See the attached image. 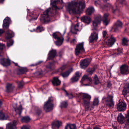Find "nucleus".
<instances>
[{"mask_svg": "<svg viewBox=\"0 0 129 129\" xmlns=\"http://www.w3.org/2000/svg\"><path fill=\"white\" fill-rule=\"evenodd\" d=\"M85 7V2L83 1L78 2L72 1L68 4V8L70 11L74 13H81Z\"/></svg>", "mask_w": 129, "mask_h": 129, "instance_id": "nucleus-1", "label": "nucleus"}, {"mask_svg": "<svg viewBox=\"0 0 129 129\" xmlns=\"http://www.w3.org/2000/svg\"><path fill=\"white\" fill-rule=\"evenodd\" d=\"M109 14H105L104 17L102 19L100 15H98L95 18L94 20L93 21V25L94 27L97 26L100 23L102 20L103 24L107 26L109 22V19L108 18Z\"/></svg>", "mask_w": 129, "mask_h": 129, "instance_id": "nucleus-2", "label": "nucleus"}, {"mask_svg": "<svg viewBox=\"0 0 129 129\" xmlns=\"http://www.w3.org/2000/svg\"><path fill=\"white\" fill-rule=\"evenodd\" d=\"M80 95L83 101V104L86 108L88 109L89 107L90 101L91 99V96L89 94L85 93H81Z\"/></svg>", "mask_w": 129, "mask_h": 129, "instance_id": "nucleus-3", "label": "nucleus"}, {"mask_svg": "<svg viewBox=\"0 0 129 129\" xmlns=\"http://www.w3.org/2000/svg\"><path fill=\"white\" fill-rule=\"evenodd\" d=\"M53 98L50 97L49 98L47 101L44 103L43 109L46 112H49L52 110L53 107Z\"/></svg>", "mask_w": 129, "mask_h": 129, "instance_id": "nucleus-4", "label": "nucleus"}, {"mask_svg": "<svg viewBox=\"0 0 129 129\" xmlns=\"http://www.w3.org/2000/svg\"><path fill=\"white\" fill-rule=\"evenodd\" d=\"M52 10V8H49L44 12L43 14L41 15L40 20L42 22L46 23L50 21L49 14L52 13L51 11Z\"/></svg>", "mask_w": 129, "mask_h": 129, "instance_id": "nucleus-5", "label": "nucleus"}, {"mask_svg": "<svg viewBox=\"0 0 129 129\" xmlns=\"http://www.w3.org/2000/svg\"><path fill=\"white\" fill-rule=\"evenodd\" d=\"M102 101H105L107 106L110 108H112L114 106L113 97L110 95L107 97L104 96L102 99Z\"/></svg>", "mask_w": 129, "mask_h": 129, "instance_id": "nucleus-6", "label": "nucleus"}, {"mask_svg": "<svg viewBox=\"0 0 129 129\" xmlns=\"http://www.w3.org/2000/svg\"><path fill=\"white\" fill-rule=\"evenodd\" d=\"M52 36L55 39L57 40V41L56 42V45L58 46H60L62 43L63 38L62 37H60L61 34L59 33L55 32L53 33Z\"/></svg>", "mask_w": 129, "mask_h": 129, "instance_id": "nucleus-7", "label": "nucleus"}, {"mask_svg": "<svg viewBox=\"0 0 129 129\" xmlns=\"http://www.w3.org/2000/svg\"><path fill=\"white\" fill-rule=\"evenodd\" d=\"M84 43H80L77 46L75 50V53L76 55H78L80 53L84 51L83 47Z\"/></svg>", "mask_w": 129, "mask_h": 129, "instance_id": "nucleus-8", "label": "nucleus"}, {"mask_svg": "<svg viewBox=\"0 0 129 129\" xmlns=\"http://www.w3.org/2000/svg\"><path fill=\"white\" fill-rule=\"evenodd\" d=\"M96 29H95L93 32L91 33L89 37V41L90 43H91L94 41H96L98 39V33L96 31Z\"/></svg>", "mask_w": 129, "mask_h": 129, "instance_id": "nucleus-9", "label": "nucleus"}, {"mask_svg": "<svg viewBox=\"0 0 129 129\" xmlns=\"http://www.w3.org/2000/svg\"><path fill=\"white\" fill-rule=\"evenodd\" d=\"M122 22L119 20L117 21L115 23L113 28L115 32H118L122 28Z\"/></svg>", "mask_w": 129, "mask_h": 129, "instance_id": "nucleus-10", "label": "nucleus"}, {"mask_svg": "<svg viewBox=\"0 0 129 129\" xmlns=\"http://www.w3.org/2000/svg\"><path fill=\"white\" fill-rule=\"evenodd\" d=\"M120 73L123 75H126L129 73L128 66L126 64L121 66L120 68Z\"/></svg>", "mask_w": 129, "mask_h": 129, "instance_id": "nucleus-11", "label": "nucleus"}, {"mask_svg": "<svg viewBox=\"0 0 129 129\" xmlns=\"http://www.w3.org/2000/svg\"><path fill=\"white\" fill-rule=\"evenodd\" d=\"M126 104L123 102H119L117 105V109L119 111H124L126 109Z\"/></svg>", "mask_w": 129, "mask_h": 129, "instance_id": "nucleus-12", "label": "nucleus"}, {"mask_svg": "<svg viewBox=\"0 0 129 129\" xmlns=\"http://www.w3.org/2000/svg\"><path fill=\"white\" fill-rule=\"evenodd\" d=\"M122 94L124 96H129V82H127L125 84L124 87L122 91Z\"/></svg>", "mask_w": 129, "mask_h": 129, "instance_id": "nucleus-13", "label": "nucleus"}, {"mask_svg": "<svg viewBox=\"0 0 129 129\" xmlns=\"http://www.w3.org/2000/svg\"><path fill=\"white\" fill-rule=\"evenodd\" d=\"M10 21V18L8 17H6L4 20L3 26L4 29H7L9 27Z\"/></svg>", "mask_w": 129, "mask_h": 129, "instance_id": "nucleus-14", "label": "nucleus"}, {"mask_svg": "<svg viewBox=\"0 0 129 129\" xmlns=\"http://www.w3.org/2000/svg\"><path fill=\"white\" fill-rule=\"evenodd\" d=\"M17 104L16 103H14L13 105V107L15 111L16 112V114H18L19 116L22 112V107L21 106H20L18 107H17Z\"/></svg>", "mask_w": 129, "mask_h": 129, "instance_id": "nucleus-15", "label": "nucleus"}, {"mask_svg": "<svg viewBox=\"0 0 129 129\" xmlns=\"http://www.w3.org/2000/svg\"><path fill=\"white\" fill-rule=\"evenodd\" d=\"M116 41L114 38L111 36L110 38L108 39L107 41L106 40H105V42L106 44L109 46H112L114 43Z\"/></svg>", "mask_w": 129, "mask_h": 129, "instance_id": "nucleus-16", "label": "nucleus"}, {"mask_svg": "<svg viewBox=\"0 0 129 129\" xmlns=\"http://www.w3.org/2000/svg\"><path fill=\"white\" fill-rule=\"evenodd\" d=\"M56 55V51L55 50L52 49L49 51L48 59L49 60L54 58Z\"/></svg>", "mask_w": 129, "mask_h": 129, "instance_id": "nucleus-17", "label": "nucleus"}, {"mask_svg": "<svg viewBox=\"0 0 129 129\" xmlns=\"http://www.w3.org/2000/svg\"><path fill=\"white\" fill-rule=\"evenodd\" d=\"M90 62V60L89 59H84L80 63L81 68H86L89 65Z\"/></svg>", "mask_w": 129, "mask_h": 129, "instance_id": "nucleus-18", "label": "nucleus"}, {"mask_svg": "<svg viewBox=\"0 0 129 129\" xmlns=\"http://www.w3.org/2000/svg\"><path fill=\"white\" fill-rule=\"evenodd\" d=\"M81 20L82 21L88 24H89L91 21V19L89 17L85 16L81 17Z\"/></svg>", "mask_w": 129, "mask_h": 129, "instance_id": "nucleus-19", "label": "nucleus"}, {"mask_svg": "<svg viewBox=\"0 0 129 129\" xmlns=\"http://www.w3.org/2000/svg\"><path fill=\"white\" fill-rule=\"evenodd\" d=\"M1 64L4 66H7L10 64V62L9 60L3 58L0 60Z\"/></svg>", "mask_w": 129, "mask_h": 129, "instance_id": "nucleus-20", "label": "nucleus"}, {"mask_svg": "<svg viewBox=\"0 0 129 129\" xmlns=\"http://www.w3.org/2000/svg\"><path fill=\"white\" fill-rule=\"evenodd\" d=\"M16 121L13 120L12 123H9L7 124L6 129H15Z\"/></svg>", "mask_w": 129, "mask_h": 129, "instance_id": "nucleus-21", "label": "nucleus"}, {"mask_svg": "<svg viewBox=\"0 0 129 129\" xmlns=\"http://www.w3.org/2000/svg\"><path fill=\"white\" fill-rule=\"evenodd\" d=\"M81 75V74H80L78 72H76L75 73V76L71 78V82H74L77 81Z\"/></svg>", "mask_w": 129, "mask_h": 129, "instance_id": "nucleus-22", "label": "nucleus"}, {"mask_svg": "<svg viewBox=\"0 0 129 129\" xmlns=\"http://www.w3.org/2000/svg\"><path fill=\"white\" fill-rule=\"evenodd\" d=\"M61 124V122L60 121H53L52 124V128L55 129L56 128H58Z\"/></svg>", "mask_w": 129, "mask_h": 129, "instance_id": "nucleus-23", "label": "nucleus"}, {"mask_svg": "<svg viewBox=\"0 0 129 129\" xmlns=\"http://www.w3.org/2000/svg\"><path fill=\"white\" fill-rule=\"evenodd\" d=\"M6 35L5 38L7 39H8L14 37V34L13 32L11 30H8L6 32Z\"/></svg>", "mask_w": 129, "mask_h": 129, "instance_id": "nucleus-24", "label": "nucleus"}, {"mask_svg": "<svg viewBox=\"0 0 129 129\" xmlns=\"http://www.w3.org/2000/svg\"><path fill=\"white\" fill-rule=\"evenodd\" d=\"M60 81L57 77H54L52 81V82L54 86H57L60 85Z\"/></svg>", "mask_w": 129, "mask_h": 129, "instance_id": "nucleus-25", "label": "nucleus"}, {"mask_svg": "<svg viewBox=\"0 0 129 129\" xmlns=\"http://www.w3.org/2000/svg\"><path fill=\"white\" fill-rule=\"evenodd\" d=\"M14 85L12 84H7L6 86V91L8 92L12 91L14 88Z\"/></svg>", "mask_w": 129, "mask_h": 129, "instance_id": "nucleus-26", "label": "nucleus"}, {"mask_svg": "<svg viewBox=\"0 0 129 129\" xmlns=\"http://www.w3.org/2000/svg\"><path fill=\"white\" fill-rule=\"evenodd\" d=\"M79 24L77 23L75 26L74 27L72 28L71 31L72 33L74 34H76L77 31L80 30L79 27Z\"/></svg>", "mask_w": 129, "mask_h": 129, "instance_id": "nucleus-27", "label": "nucleus"}, {"mask_svg": "<svg viewBox=\"0 0 129 129\" xmlns=\"http://www.w3.org/2000/svg\"><path fill=\"white\" fill-rule=\"evenodd\" d=\"M33 108L36 114L40 115L42 112V110L41 108L36 106H34Z\"/></svg>", "mask_w": 129, "mask_h": 129, "instance_id": "nucleus-28", "label": "nucleus"}, {"mask_svg": "<svg viewBox=\"0 0 129 129\" xmlns=\"http://www.w3.org/2000/svg\"><path fill=\"white\" fill-rule=\"evenodd\" d=\"M117 120L120 123H123L125 121L124 118L121 113L118 115L117 117Z\"/></svg>", "mask_w": 129, "mask_h": 129, "instance_id": "nucleus-29", "label": "nucleus"}, {"mask_svg": "<svg viewBox=\"0 0 129 129\" xmlns=\"http://www.w3.org/2000/svg\"><path fill=\"white\" fill-rule=\"evenodd\" d=\"M94 11V8L92 7H89L86 10V13L87 14L90 15Z\"/></svg>", "mask_w": 129, "mask_h": 129, "instance_id": "nucleus-30", "label": "nucleus"}, {"mask_svg": "<svg viewBox=\"0 0 129 129\" xmlns=\"http://www.w3.org/2000/svg\"><path fill=\"white\" fill-rule=\"evenodd\" d=\"M76 126L75 124H68L65 126V129H76Z\"/></svg>", "mask_w": 129, "mask_h": 129, "instance_id": "nucleus-31", "label": "nucleus"}, {"mask_svg": "<svg viewBox=\"0 0 129 129\" xmlns=\"http://www.w3.org/2000/svg\"><path fill=\"white\" fill-rule=\"evenodd\" d=\"M72 71V69H71L64 73H62L61 75L63 78L68 77Z\"/></svg>", "mask_w": 129, "mask_h": 129, "instance_id": "nucleus-32", "label": "nucleus"}, {"mask_svg": "<svg viewBox=\"0 0 129 129\" xmlns=\"http://www.w3.org/2000/svg\"><path fill=\"white\" fill-rule=\"evenodd\" d=\"M27 71V69L25 68H22L19 69L18 74H24Z\"/></svg>", "mask_w": 129, "mask_h": 129, "instance_id": "nucleus-33", "label": "nucleus"}, {"mask_svg": "<svg viewBox=\"0 0 129 129\" xmlns=\"http://www.w3.org/2000/svg\"><path fill=\"white\" fill-rule=\"evenodd\" d=\"M105 7H109L110 8H111L113 10V13H117L118 12V11L117 10V9H114L112 7V6L109 4H107L105 5Z\"/></svg>", "mask_w": 129, "mask_h": 129, "instance_id": "nucleus-34", "label": "nucleus"}, {"mask_svg": "<svg viewBox=\"0 0 129 129\" xmlns=\"http://www.w3.org/2000/svg\"><path fill=\"white\" fill-rule=\"evenodd\" d=\"M8 118V116H5L2 112H0V120L6 119Z\"/></svg>", "mask_w": 129, "mask_h": 129, "instance_id": "nucleus-35", "label": "nucleus"}, {"mask_svg": "<svg viewBox=\"0 0 129 129\" xmlns=\"http://www.w3.org/2000/svg\"><path fill=\"white\" fill-rule=\"evenodd\" d=\"M59 2V0H57L54 1L53 2H51V4L52 5V7L55 8L56 9H58V8L56 5V3H57L58 2Z\"/></svg>", "mask_w": 129, "mask_h": 129, "instance_id": "nucleus-36", "label": "nucleus"}, {"mask_svg": "<svg viewBox=\"0 0 129 129\" xmlns=\"http://www.w3.org/2000/svg\"><path fill=\"white\" fill-rule=\"evenodd\" d=\"M82 80L83 81L86 80L87 81H89L90 82H91L92 81L91 79L88 77V76L87 75H84L83 77Z\"/></svg>", "mask_w": 129, "mask_h": 129, "instance_id": "nucleus-37", "label": "nucleus"}, {"mask_svg": "<svg viewBox=\"0 0 129 129\" xmlns=\"http://www.w3.org/2000/svg\"><path fill=\"white\" fill-rule=\"evenodd\" d=\"M30 120V118L27 116L23 117L21 119V121L22 122H27Z\"/></svg>", "mask_w": 129, "mask_h": 129, "instance_id": "nucleus-38", "label": "nucleus"}, {"mask_svg": "<svg viewBox=\"0 0 129 129\" xmlns=\"http://www.w3.org/2000/svg\"><path fill=\"white\" fill-rule=\"evenodd\" d=\"M94 79V84L95 85L98 84L100 83V81L97 75H95Z\"/></svg>", "mask_w": 129, "mask_h": 129, "instance_id": "nucleus-39", "label": "nucleus"}, {"mask_svg": "<svg viewBox=\"0 0 129 129\" xmlns=\"http://www.w3.org/2000/svg\"><path fill=\"white\" fill-rule=\"evenodd\" d=\"M95 71V69L94 68H89L87 70V72L91 75H92Z\"/></svg>", "mask_w": 129, "mask_h": 129, "instance_id": "nucleus-40", "label": "nucleus"}, {"mask_svg": "<svg viewBox=\"0 0 129 129\" xmlns=\"http://www.w3.org/2000/svg\"><path fill=\"white\" fill-rule=\"evenodd\" d=\"M128 40L125 38H123L122 40V44L124 46H127V45Z\"/></svg>", "mask_w": 129, "mask_h": 129, "instance_id": "nucleus-41", "label": "nucleus"}, {"mask_svg": "<svg viewBox=\"0 0 129 129\" xmlns=\"http://www.w3.org/2000/svg\"><path fill=\"white\" fill-rule=\"evenodd\" d=\"M5 46L4 44L2 43H0V56H2V55L1 54V53H2L3 50L4 48H5Z\"/></svg>", "mask_w": 129, "mask_h": 129, "instance_id": "nucleus-42", "label": "nucleus"}, {"mask_svg": "<svg viewBox=\"0 0 129 129\" xmlns=\"http://www.w3.org/2000/svg\"><path fill=\"white\" fill-rule=\"evenodd\" d=\"M13 43V41L12 39H10L8 41L7 43V47H9L11 46H12Z\"/></svg>", "mask_w": 129, "mask_h": 129, "instance_id": "nucleus-43", "label": "nucleus"}, {"mask_svg": "<svg viewBox=\"0 0 129 129\" xmlns=\"http://www.w3.org/2000/svg\"><path fill=\"white\" fill-rule=\"evenodd\" d=\"M99 103V101L98 98H95L94 99L93 102V106L98 105Z\"/></svg>", "mask_w": 129, "mask_h": 129, "instance_id": "nucleus-44", "label": "nucleus"}, {"mask_svg": "<svg viewBox=\"0 0 129 129\" xmlns=\"http://www.w3.org/2000/svg\"><path fill=\"white\" fill-rule=\"evenodd\" d=\"M68 105L67 103L65 102H62L61 103L60 106L61 108H66L67 107Z\"/></svg>", "mask_w": 129, "mask_h": 129, "instance_id": "nucleus-45", "label": "nucleus"}, {"mask_svg": "<svg viewBox=\"0 0 129 129\" xmlns=\"http://www.w3.org/2000/svg\"><path fill=\"white\" fill-rule=\"evenodd\" d=\"M44 30V28L42 26H38L37 28V30L38 32H41Z\"/></svg>", "mask_w": 129, "mask_h": 129, "instance_id": "nucleus-46", "label": "nucleus"}, {"mask_svg": "<svg viewBox=\"0 0 129 129\" xmlns=\"http://www.w3.org/2000/svg\"><path fill=\"white\" fill-rule=\"evenodd\" d=\"M66 68L65 65H63L62 66L61 68L58 69V71L60 72H61L63 70Z\"/></svg>", "mask_w": 129, "mask_h": 129, "instance_id": "nucleus-47", "label": "nucleus"}, {"mask_svg": "<svg viewBox=\"0 0 129 129\" xmlns=\"http://www.w3.org/2000/svg\"><path fill=\"white\" fill-rule=\"evenodd\" d=\"M23 81H20L18 83V87L19 88H21L23 85Z\"/></svg>", "mask_w": 129, "mask_h": 129, "instance_id": "nucleus-48", "label": "nucleus"}, {"mask_svg": "<svg viewBox=\"0 0 129 129\" xmlns=\"http://www.w3.org/2000/svg\"><path fill=\"white\" fill-rule=\"evenodd\" d=\"M53 65V63L51 62L49 63L47 66V68L49 69H51L52 68V67Z\"/></svg>", "mask_w": 129, "mask_h": 129, "instance_id": "nucleus-49", "label": "nucleus"}, {"mask_svg": "<svg viewBox=\"0 0 129 129\" xmlns=\"http://www.w3.org/2000/svg\"><path fill=\"white\" fill-rule=\"evenodd\" d=\"M107 32L106 31H103L102 32L103 37L104 38H107Z\"/></svg>", "mask_w": 129, "mask_h": 129, "instance_id": "nucleus-50", "label": "nucleus"}, {"mask_svg": "<svg viewBox=\"0 0 129 129\" xmlns=\"http://www.w3.org/2000/svg\"><path fill=\"white\" fill-rule=\"evenodd\" d=\"M66 93V95H68V97L70 99L72 98L73 97V95L72 94H68V92L65 90Z\"/></svg>", "mask_w": 129, "mask_h": 129, "instance_id": "nucleus-51", "label": "nucleus"}, {"mask_svg": "<svg viewBox=\"0 0 129 129\" xmlns=\"http://www.w3.org/2000/svg\"><path fill=\"white\" fill-rule=\"evenodd\" d=\"M100 2L99 0L96 1L95 2V4L96 6H99L100 4Z\"/></svg>", "mask_w": 129, "mask_h": 129, "instance_id": "nucleus-52", "label": "nucleus"}, {"mask_svg": "<svg viewBox=\"0 0 129 129\" xmlns=\"http://www.w3.org/2000/svg\"><path fill=\"white\" fill-rule=\"evenodd\" d=\"M117 55H119L120 54L122 53L121 49L119 48H118L117 49Z\"/></svg>", "mask_w": 129, "mask_h": 129, "instance_id": "nucleus-53", "label": "nucleus"}, {"mask_svg": "<svg viewBox=\"0 0 129 129\" xmlns=\"http://www.w3.org/2000/svg\"><path fill=\"white\" fill-rule=\"evenodd\" d=\"M21 129H29V126L27 125H24L21 128Z\"/></svg>", "mask_w": 129, "mask_h": 129, "instance_id": "nucleus-54", "label": "nucleus"}, {"mask_svg": "<svg viewBox=\"0 0 129 129\" xmlns=\"http://www.w3.org/2000/svg\"><path fill=\"white\" fill-rule=\"evenodd\" d=\"M126 120L127 122L129 123V111L126 116Z\"/></svg>", "mask_w": 129, "mask_h": 129, "instance_id": "nucleus-55", "label": "nucleus"}, {"mask_svg": "<svg viewBox=\"0 0 129 129\" xmlns=\"http://www.w3.org/2000/svg\"><path fill=\"white\" fill-rule=\"evenodd\" d=\"M125 0H118V2L121 4L124 3Z\"/></svg>", "mask_w": 129, "mask_h": 129, "instance_id": "nucleus-56", "label": "nucleus"}, {"mask_svg": "<svg viewBox=\"0 0 129 129\" xmlns=\"http://www.w3.org/2000/svg\"><path fill=\"white\" fill-rule=\"evenodd\" d=\"M5 32V30L1 29H0V36Z\"/></svg>", "mask_w": 129, "mask_h": 129, "instance_id": "nucleus-57", "label": "nucleus"}, {"mask_svg": "<svg viewBox=\"0 0 129 129\" xmlns=\"http://www.w3.org/2000/svg\"><path fill=\"white\" fill-rule=\"evenodd\" d=\"M43 62V61H39L38 62H37L35 63V65L37 66L38 65H39L40 64H41Z\"/></svg>", "mask_w": 129, "mask_h": 129, "instance_id": "nucleus-58", "label": "nucleus"}, {"mask_svg": "<svg viewBox=\"0 0 129 129\" xmlns=\"http://www.w3.org/2000/svg\"><path fill=\"white\" fill-rule=\"evenodd\" d=\"M76 40L75 39H74L71 41V42L72 43L74 44L76 43Z\"/></svg>", "mask_w": 129, "mask_h": 129, "instance_id": "nucleus-59", "label": "nucleus"}, {"mask_svg": "<svg viewBox=\"0 0 129 129\" xmlns=\"http://www.w3.org/2000/svg\"><path fill=\"white\" fill-rule=\"evenodd\" d=\"M112 84L110 82H108V83L107 86L108 87L110 88Z\"/></svg>", "mask_w": 129, "mask_h": 129, "instance_id": "nucleus-60", "label": "nucleus"}, {"mask_svg": "<svg viewBox=\"0 0 129 129\" xmlns=\"http://www.w3.org/2000/svg\"><path fill=\"white\" fill-rule=\"evenodd\" d=\"M93 129H101V128L98 127H94Z\"/></svg>", "mask_w": 129, "mask_h": 129, "instance_id": "nucleus-61", "label": "nucleus"}, {"mask_svg": "<svg viewBox=\"0 0 129 129\" xmlns=\"http://www.w3.org/2000/svg\"><path fill=\"white\" fill-rule=\"evenodd\" d=\"M2 102L1 100H0V107H1L2 105Z\"/></svg>", "mask_w": 129, "mask_h": 129, "instance_id": "nucleus-62", "label": "nucleus"}, {"mask_svg": "<svg viewBox=\"0 0 129 129\" xmlns=\"http://www.w3.org/2000/svg\"><path fill=\"white\" fill-rule=\"evenodd\" d=\"M61 53V52H60L59 53V55L60 57H61V56L62 54Z\"/></svg>", "mask_w": 129, "mask_h": 129, "instance_id": "nucleus-63", "label": "nucleus"}, {"mask_svg": "<svg viewBox=\"0 0 129 129\" xmlns=\"http://www.w3.org/2000/svg\"><path fill=\"white\" fill-rule=\"evenodd\" d=\"M4 0H0V3H2Z\"/></svg>", "mask_w": 129, "mask_h": 129, "instance_id": "nucleus-64", "label": "nucleus"}]
</instances>
